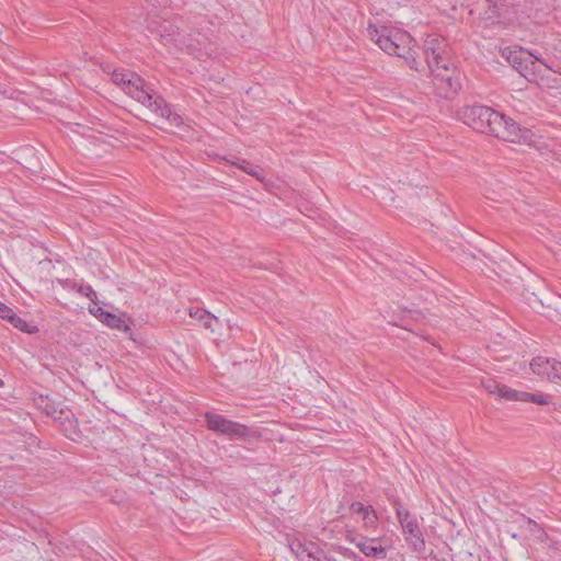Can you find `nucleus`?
Here are the masks:
<instances>
[{"instance_id": "obj_1", "label": "nucleus", "mask_w": 561, "mask_h": 561, "mask_svg": "<svg viewBox=\"0 0 561 561\" xmlns=\"http://www.w3.org/2000/svg\"><path fill=\"white\" fill-rule=\"evenodd\" d=\"M460 118L472 129L492 135L504 141L522 142L529 139V129L522 128L514 119L484 105L465 106Z\"/></svg>"}, {"instance_id": "obj_2", "label": "nucleus", "mask_w": 561, "mask_h": 561, "mask_svg": "<svg viewBox=\"0 0 561 561\" xmlns=\"http://www.w3.org/2000/svg\"><path fill=\"white\" fill-rule=\"evenodd\" d=\"M424 54L437 95L444 99L453 98L460 89V82L454 76V65L445 39L433 35L427 36L424 41Z\"/></svg>"}, {"instance_id": "obj_3", "label": "nucleus", "mask_w": 561, "mask_h": 561, "mask_svg": "<svg viewBox=\"0 0 561 561\" xmlns=\"http://www.w3.org/2000/svg\"><path fill=\"white\" fill-rule=\"evenodd\" d=\"M367 33L380 49L388 55H393L405 60L411 69L419 71V62L411 50L412 38L405 32L387 26L376 27L369 25Z\"/></svg>"}, {"instance_id": "obj_4", "label": "nucleus", "mask_w": 561, "mask_h": 561, "mask_svg": "<svg viewBox=\"0 0 561 561\" xmlns=\"http://www.w3.org/2000/svg\"><path fill=\"white\" fill-rule=\"evenodd\" d=\"M392 505L409 548L417 553L423 552L426 543L419 518L409 510L404 508L400 500H394Z\"/></svg>"}, {"instance_id": "obj_5", "label": "nucleus", "mask_w": 561, "mask_h": 561, "mask_svg": "<svg viewBox=\"0 0 561 561\" xmlns=\"http://www.w3.org/2000/svg\"><path fill=\"white\" fill-rule=\"evenodd\" d=\"M205 421L208 430L226 435L229 439H257L261 436L260 432L253 427L228 420L221 414L207 412Z\"/></svg>"}, {"instance_id": "obj_6", "label": "nucleus", "mask_w": 561, "mask_h": 561, "mask_svg": "<svg viewBox=\"0 0 561 561\" xmlns=\"http://www.w3.org/2000/svg\"><path fill=\"white\" fill-rule=\"evenodd\" d=\"M178 35L179 46L176 49L186 53L195 59L204 60L213 57L216 53L215 45L201 32Z\"/></svg>"}, {"instance_id": "obj_7", "label": "nucleus", "mask_w": 561, "mask_h": 561, "mask_svg": "<svg viewBox=\"0 0 561 561\" xmlns=\"http://www.w3.org/2000/svg\"><path fill=\"white\" fill-rule=\"evenodd\" d=\"M346 539L355 545L367 558L376 560H385L387 558V548L382 545V538L380 537H357L348 535Z\"/></svg>"}, {"instance_id": "obj_8", "label": "nucleus", "mask_w": 561, "mask_h": 561, "mask_svg": "<svg viewBox=\"0 0 561 561\" xmlns=\"http://www.w3.org/2000/svg\"><path fill=\"white\" fill-rule=\"evenodd\" d=\"M124 91L149 108L153 106L154 99L160 96L153 90L148 88L139 76L134 73L130 75V79H128Z\"/></svg>"}, {"instance_id": "obj_9", "label": "nucleus", "mask_w": 561, "mask_h": 561, "mask_svg": "<svg viewBox=\"0 0 561 561\" xmlns=\"http://www.w3.org/2000/svg\"><path fill=\"white\" fill-rule=\"evenodd\" d=\"M531 370L546 377L549 381L561 385V363L543 356L535 357L530 363Z\"/></svg>"}, {"instance_id": "obj_10", "label": "nucleus", "mask_w": 561, "mask_h": 561, "mask_svg": "<svg viewBox=\"0 0 561 561\" xmlns=\"http://www.w3.org/2000/svg\"><path fill=\"white\" fill-rule=\"evenodd\" d=\"M531 58V54L523 50L510 51L507 56L508 62L527 80H530L529 76L535 75V61Z\"/></svg>"}, {"instance_id": "obj_11", "label": "nucleus", "mask_w": 561, "mask_h": 561, "mask_svg": "<svg viewBox=\"0 0 561 561\" xmlns=\"http://www.w3.org/2000/svg\"><path fill=\"white\" fill-rule=\"evenodd\" d=\"M158 116L165 119L170 126L180 127L183 125V118L173 113L169 104L161 98H156L153 106L150 107Z\"/></svg>"}, {"instance_id": "obj_12", "label": "nucleus", "mask_w": 561, "mask_h": 561, "mask_svg": "<svg viewBox=\"0 0 561 561\" xmlns=\"http://www.w3.org/2000/svg\"><path fill=\"white\" fill-rule=\"evenodd\" d=\"M293 553L299 559V561H314L320 549L314 542H301L294 540L289 545Z\"/></svg>"}, {"instance_id": "obj_13", "label": "nucleus", "mask_w": 561, "mask_h": 561, "mask_svg": "<svg viewBox=\"0 0 561 561\" xmlns=\"http://www.w3.org/2000/svg\"><path fill=\"white\" fill-rule=\"evenodd\" d=\"M156 31L159 34L163 45H165V46L173 45L175 48H178V46H179V43H178L179 35L178 34H181L179 32L178 27H175L174 25H172L170 23L163 22L162 24L159 25V27Z\"/></svg>"}, {"instance_id": "obj_14", "label": "nucleus", "mask_w": 561, "mask_h": 561, "mask_svg": "<svg viewBox=\"0 0 561 561\" xmlns=\"http://www.w3.org/2000/svg\"><path fill=\"white\" fill-rule=\"evenodd\" d=\"M90 312L93 313L94 316H100L101 318V321L103 323H105L106 325H108L110 328H114V329H123V328H127V325L125 324V321L114 314V313H110V312H105L103 311V309L101 307H98L96 309L93 308V309H90Z\"/></svg>"}, {"instance_id": "obj_15", "label": "nucleus", "mask_w": 561, "mask_h": 561, "mask_svg": "<svg viewBox=\"0 0 561 561\" xmlns=\"http://www.w3.org/2000/svg\"><path fill=\"white\" fill-rule=\"evenodd\" d=\"M190 316L197 319L205 329H209L210 331H214L213 323L218 321L216 317L204 309L191 310Z\"/></svg>"}, {"instance_id": "obj_16", "label": "nucleus", "mask_w": 561, "mask_h": 561, "mask_svg": "<svg viewBox=\"0 0 561 561\" xmlns=\"http://www.w3.org/2000/svg\"><path fill=\"white\" fill-rule=\"evenodd\" d=\"M526 530L538 541L545 542L548 539L547 533L531 518H524Z\"/></svg>"}, {"instance_id": "obj_17", "label": "nucleus", "mask_w": 561, "mask_h": 561, "mask_svg": "<svg viewBox=\"0 0 561 561\" xmlns=\"http://www.w3.org/2000/svg\"><path fill=\"white\" fill-rule=\"evenodd\" d=\"M233 165L238 167L239 169H241L242 171H244L245 173L250 174L251 176L255 178L259 181L264 180V171L257 165H253L245 160H242L240 163L233 162Z\"/></svg>"}, {"instance_id": "obj_18", "label": "nucleus", "mask_w": 561, "mask_h": 561, "mask_svg": "<svg viewBox=\"0 0 561 561\" xmlns=\"http://www.w3.org/2000/svg\"><path fill=\"white\" fill-rule=\"evenodd\" d=\"M363 527L365 529H375L378 523V516L371 505H367L365 512L360 514Z\"/></svg>"}, {"instance_id": "obj_19", "label": "nucleus", "mask_w": 561, "mask_h": 561, "mask_svg": "<svg viewBox=\"0 0 561 561\" xmlns=\"http://www.w3.org/2000/svg\"><path fill=\"white\" fill-rule=\"evenodd\" d=\"M528 392L526 391H518L515 389H512L507 386H503L501 389V398L508 400V401H522L525 402V399L528 398Z\"/></svg>"}, {"instance_id": "obj_20", "label": "nucleus", "mask_w": 561, "mask_h": 561, "mask_svg": "<svg viewBox=\"0 0 561 561\" xmlns=\"http://www.w3.org/2000/svg\"><path fill=\"white\" fill-rule=\"evenodd\" d=\"M14 328L19 329L20 331L22 332H26V333H33L36 331V328L34 327L33 329L30 328V325L26 323V321H24L22 318H20L18 314H15L14 312L12 313V316H10L9 320H8Z\"/></svg>"}, {"instance_id": "obj_21", "label": "nucleus", "mask_w": 561, "mask_h": 561, "mask_svg": "<svg viewBox=\"0 0 561 561\" xmlns=\"http://www.w3.org/2000/svg\"><path fill=\"white\" fill-rule=\"evenodd\" d=\"M483 388L491 394L497 393L501 397V389L504 385L499 383L496 380L492 378H488L482 381Z\"/></svg>"}, {"instance_id": "obj_22", "label": "nucleus", "mask_w": 561, "mask_h": 561, "mask_svg": "<svg viewBox=\"0 0 561 561\" xmlns=\"http://www.w3.org/2000/svg\"><path fill=\"white\" fill-rule=\"evenodd\" d=\"M488 3H489V10H490V13H488V16L486 19L488 20H494L495 18H500L501 16V7L496 3V2H492V0H485Z\"/></svg>"}, {"instance_id": "obj_23", "label": "nucleus", "mask_w": 561, "mask_h": 561, "mask_svg": "<svg viewBox=\"0 0 561 561\" xmlns=\"http://www.w3.org/2000/svg\"><path fill=\"white\" fill-rule=\"evenodd\" d=\"M528 398L525 399V402H534L537 404H548V396H545L542 393H530L528 392Z\"/></svg>"}, {"instance_id": "obj_24", "label": "nucleus", "mask_w": 561, "mask_h": 561, "mask_svg": "<svg viewBox=\"0 0 561 561\" xmlns=\"http://www.w3.org/2000/svg\"><path fill=\"white\" fill-rule=\"evenodd\" d=\"M128 79H130V75L124 72L114 71L112 75L113 82L123 85V89L126 87Z\"/></svg>"}, {"instance_id": "obj_25", "label": "nucleus", "mask_w": 561, "mask_h": 561, "mask_svg": "<svg viewBox=\"0 0 561 561\" xmlns=\"http://www.w3.org/2000/svg\"><path fill=\"white\" fill-rule=\"evenodd\" d=\"M78 291L85 295L91 301H94L96 298V293L92 289L91 286H79Z\"/></svg>"}, {"instance_id": "obj_26", "label": "nucleus", "mask_w": 561, "mask_h": 561, "mask_svg": "<svg viewBox=\"0 0 561 561\" xmlns=\"http://www.w3.org/2000/svg\"><path fill=\"white\" fill-rule=\"evenodd\" d=\"M14 311L3 302L0 306V318L3 320H9L10 316H12Z\"/></svg>"}, {"instance_id": "obj_27", "label": "nucleus", "mask_w": 561, "mask_h": 561, "mask_svg": "<svg viewBox=\"0 0 561 561\" xmlns=\"http://www.w3.org/2000/svg\"><path fill=\"white\" fill-rule=\"evenodd\" d=\"M367 507V505H364L363 503L360 502H354L351 504L350 506V510L353 514H358L360 515L362 513L365 512V508Z\"/></svg>"}, {"instance_id": "obj_28", "label": "nucleus", "mask_w": 561, "mask_h": 561, "mask_svg": "<svg viewBox=\"0 0 561 561\" xmlns=\"http://www.w3.org/2000/svg\"><path fill=\"white\" fill-rule=\"evenodd\" d=\"M314 561H337L334 557L331 556H324L323 559H321L318 554L314 559Z\"/></svg>"}, {"instance_id": "obj_29", "label": "nucleus", "mask_w": 561, "mask_h": 561, "mask_svg": "<svg viewBox=\"0 0 561 561\" xmlns=\"http://www.w3.org/2000/svg\"><path fill=\"white\" fill-rule=\"evenodd\" d=\"M4 382L2 379H0V388L3 387Z\"/></svg>"}]
</instances>
